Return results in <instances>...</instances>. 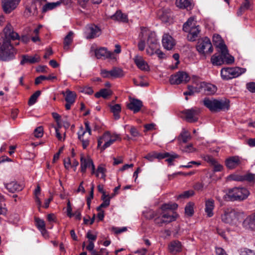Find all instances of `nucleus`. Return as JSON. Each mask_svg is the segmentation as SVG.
<instances>
[{
	"instance_id": "29",
	"label": "nucleus",
	"mask_w": 255,
	"mask_h": 255,
	"mask_svg": "<svg viewBox=\"0 0 255 255\" xmlns=\"http://www.w3.org/2000/svg\"><path fill=\"white\" fill-rule=\"evenodd\" d=\"M119 139H121L119 137V135L117 134H111L110 137L109 138L108 140L104 143L103 145L101 147V150L103 151L107 147H109L111 144H112L115 141Z\"/></svg>"
},
{
	"instance_id": "49",
	"label": "nucleus",
	"mask_w": 255,
	"mask_h": 255,
	"mask_svg": "<svg viewBox=\"0 0 255 255\" xmlns=\"http://www.w3.org/2000/svg\"><path fill=\"white\" fill-rule=\"evenodd\" d=\"M222 55H223L224 63H226V64H232L234 62V58L232 56L228 55V51L227 50V53L226 54H223V53H221Z\"/></svg>"
},
{
	"instance_id": "15",
	"label": "nucleus",
	"mask_w": 255,
	"mask_h": 255,
	"mask_svg": "<svg viewBox=\"0 0 255 255\" xmlns=\"http://www.w3.org/2000/svg\"><path fill=\"white\" fill-rule=\"evenodd\" d=\"M20 0H2V6L4 12L10 13L18 4Z\"/></svg>"
},
{
	"instance_id": "52",
	"label": "nucleus",
	"mask_w": 255,
	"mask_h": 255,
	"mask_svg": "<svg viewBox=\"0 0 255 255\" xmlns=\"http://www.w3.org/2000/svg\"><path fill=\"white\" fill-rule=\"evenodd\" d=\"M205 91L208 94H212L216 92V87L212 84H207L205 86Z\"/></svg>"
},
{
	"instance_id": "36",
	"label": "nucleus",
	"mask_w": 255,
	"mask_h": 255,
	"mask_svg": "<svg viewBox=\"0 0 255 255\" xmlns=\"http://www.w3.org/2000/svg\"><path fill=\"white\" fill-rule=\"evenodd\" d=\"M73 32L70 31L64 38V48L65 50H68L69 45L73 41Z\"/></svg>"
},
{
	"instance_id": "63",
	"label": "nucleus",
	"mask_w": 255,
	"mask_h": 255,
	"mask_svg": "<svg viewBox=\"0 0 255 255\" xmlns=\"http://www.w3.org/2000/svg\"><path fill=\"white\" fill-rule=\"evenodd\" d=\"M247 88L252 93H255V83L250 82L247 84Z\"/></svg>"
},
{
	"instance_id": "31",
	"label": "nucleus",
	"mask_w": 255,
	"mask_h": 255,
	"mask_svg": "<svg viewBox=\"0 0 255 255\" xmlns=\"http://www.w3.org/2000/svg\"><path fill=\"white\" fill-rule=\"evenodd\" d=\"M112 95V92L111 90L104 88L95 93V96L97 98L102 97L104 99H107Z\"/></svg>"
},
{
	"instance_id": "50",
	"label": "nucleus",
	"mask_w": 255,
	"mask_h": 255,
	"mask_svg": "<svg viewBox=\"0 0 255 255\" xmlns=\"http://www.w3.org/2000/svg\"><path fill=\"white\" fill-rule=\"evenodd\" d=\"M194 195V192L193 190H190L184 192L183 193L180 194L178 196L179 198H188Z\"/></svg>"
},
{
	"instance_id": "14",
	"label": "nucleus",
	"mask_w": 255,
	"mask_h": 255,
	"mask_svg": "<svg viewBox=\"0 0 255 255\" xmlns=\"http://www.w3.org/2000/svg\"><path fill=\"white\" fill-rule=\"evenodd\" d=\"M95 56L98 59H114L116 58L115 54L108 50V49L104 47H101L95 50Z\"/></svg>"
},
{
	"instance_id": "43",
	"label": "nucleus",
	"mask_w": 255,
	"mask_h": 255,
	"mask_svg": "<svg viewBox=\"0 0 255 255\" xmlns=\"http://www.w3.org/2000/svg\"><path fill=\"white\" fill-rule=\"evenodd\" d=\"M251 4L249 0H245V1L240 7L238 11H237V14L241 15L242 14L243 11L245 10L248 9L250 7Z\"/></svg>"
},
{
	"instance_id": "28",
	"label": "nucleus",
	"mask_w": 255,
	"mask_h": 255,
	"mask_svg": "<svg viewBox=\"0 0 255 255\" xmlns=\"http://www.w3.org/2000/svg\"><path fill=\"white\" fill-rule=\"evenodd\" d=\"M107 170L103 165H100L98 166L97 169L96 170L95 168V172L93 174H95V176L98 178H100L103 179V180H106V173Z\"/></svg>"
},
{
	"instance_id": "64",
	"label": "nucleus",
	"mask_w": 255,
	"mask_h": 255,
	"mask_svg": "<svg viewBox=\"0 0 255 255\" xmlns=\"http://www.w3.org/2000/svg\"><path fill=\"white\" fill-rule=\"evenodd\" d=\"M155 154V151H153L147 154V155H146L144 157V158L149 160V161H152L154 159L156 158Z\"/></svg>"
},
{
	"instance_id": "41",
	"label": "nucleus",
	"mask_w": 255,
	"mask_h": 255,
	"mask_svg": "<svg viewBox=\"0 0 255 255\" xmlns=\"http://www.w3.org/2000/svg\"><path fill=\"white\" fill-rule=\"evenodd\" d=\"M194 206L193 202H189L185 207V214L189 217L192 216L194 214Z\"/></svg>"
},
{
	"instance_id": "20",
	"label": "nucleus",
	"mask_w": 255,
	"mask_h": 255,
	"mask_svg": "<svg viewBox=\"0 0 255 255\" xmlns=\"http://www.w3.org/2000/svg\"><path fill=\"white\" fill-rule=\"evenodd\" d=\"M242 162V159L238 156L230 157L226 160V165L228 168L233 169L240 166Z\"/></svg>"
},
{
	"instance_id": "38",
	"label": "nucleus",
	"mask_w": 255,
	"mask_h": 255,
	"mask_svg": "<svg viewBox=\"0 0 255 255\" xmlns=\"http://www.w3.org/2000/svg\"><path fill=\"white\" fill-rule=\"evenodd\" d=\"M111 78H120L124 76L123 70L120 68L115 67L111 70Z\"/></svg>"
},
{
	"instance_id": "46",
	"label": "nucleus",
	"mask_w": 255,
	"mask_h": 255,
	"mask_svg": "<svg viewBox=\"0 0 255 255\" xmlns=\"http://www.w3.org/2000/svg\"><path fill=\"white\" fill-rule=\"evenodd\" d=\"M41 92L40 91H37L33 95H32L29 99L28 105L29 106H31L35 104Z\"/></svg>"
},
{
	"instance_id": "47",
	"label": "nucleus",
	"mask_w": 255,
	"mask_h": 255,
	"mask_svg": "<svg viewBox=\"0 0 255 255\" xmlns=\"http://www.w3.org/2000/svg\"><path fill=\"white\" fill-rule=\"evenodd\" d=\"M244 181H247L250 183L255 182V174L250 172L243 175Z\"/></svg>"
},
{
	"instance_id": "27",
	"label": "nucleus",
	"mask_w": 255,
	"mask_h": 255,
	"mask_svg": "<svg viewBox=\"0 0 255 255\" xmlns=\"http://www.w3.org/2000/svg\"><path fill=\"white\" fill-rule=\"evenodd\" d=\"M40 61V58L38 56H30L27 55L22 56V59L20 61L21 65H24L25 63L33 64L38 62Z\"/></svg>"
},
{
	"instance_id": "39",
	"label": "nucleus",
	"mask_w": 255,
	"mask_h": 255,
	"mask_svg": "<svg viewBox=\"0 0 255 255\" xmlns=\"http://www.w3.org/2000/svg\"><path fill=\"white\" fill-rule=\"evenodd\" d=\"M61 2L57 1L55 2H49L45 4L42 7V12H45L48 10H52L60 5Z\"/></svg>"
},
{
	"instance_id": "8",
	"label": "nucleus",
	"mask_w": 255,
	"mask_h": 255,
	"mask_svg": "<svg viewBox=\"0 0 255 255\" xmlns=\"http://www.w3.org/2000/svg\"><path fill=\"white\" fill-rule=\"evenodd\" d=\"M196 48L200 54L204 56L208 54H211L213 51L211 41L209 38L206 37L198 40Z\"/></svg>"
},
{
	"instance_id": "12",
	"label": "nucleus",
	"mask_w": 255,
	"mask_h": 255,
	"mask_svg": "<svg viewBox=\"0 0 255 255\" xmlns=\"http://www.w3.org/2000/svg\"><path fill=\"white\" fill-rule=\"evenodd\" d=\"M61 94L65 97V100L66 102L65 106V108L67 110H69L72 105L75 102L77 95L75 92L70 91L69 89H66L65 91H62Z\"/></svg>"
},
{
	"instance_id": "17",
	"label": "nucleus",
	"mask_w": 255,
	"mask_h": 255,
	"mask_svg": "<svg viewBox=\"0 0 255 255\" xmlns=\"http://www.w3.org/2000/svg\"><path fill=\"white\" fill-rule=\"evenodd\" d=\"M85 33L87 39H92L101 34V29L95 25H90L86 27Z\"/></svg>"
},
{
	"instance_id": "53",
	"label": "nucleus",
	"mask_w": 255,
	"mask_h": 255,
	"mask_svg": "<svg viewBox=\"0 0 255 255\" xmlns=\"http://www.w3.org/2000/svg\"><path fill=\"white\" fill-rule=\"evenodd\" d=\"M34 136L37 138L41 137L43 134V129L42 127L40 126L36 128L34 131Z\"/></svg>"
},
{
	"instance_id": "35",
	"label": "nucleus",
	"mask_w": 255,
	"mask_h": 255,
	"mask_svg": "<svg viewBox=\"0 0 255 255\" xmlns=\"http://www.w3.org/2000/svg\"><path fill=\"white\" fill-rule=\"evenodd\" d=\"M148 47L146 49V53L148 55L152 56L155 53L156 51L159 49V45L158 43L154 44H147Z\"/></svg>"
},
{
	"instance_id": "34",
	"label": "nucleus",
	"mask_w": 255,
	"mask_h": 255,
	"mask_svg": "<svg viewBox=\"0 0 255 255\" xmlns=\"http://www.w3.org/2000/svg\"><path fill=\"white\" fill-rule=\"evenodd\" d=\"M110 109L111 112L113 113L115 120H118L120 116V113L121 112V106L120 104H115L113 106H110Z\"/></svg>"
},
{
	"instance_id": "55",
	"label": "nucleus",
	"mask_w": 255,
	"mask_h": 255,
	"mask_svg": "<svg viewBox=\"0 0 255 255\" xmlns=\"http://www.w3.org/2000/svg\"><path fill=\"white\" fill-rule=\"evenodd\" d=\"M178 157L179 155L176 153H173L171 154L169 153V156L166 157L167 159L165 160V161H167L170 165H172V162L174 161V160Z\"/></svg>"
},
{
	"instance_id": "42",
	"label": "nucleus",
	"mask_w": 255,
	"mask_h": 255,
	"mask_svg": "<svg viewBox=\"0 0 255 255\" xmlns=\"http://www.w3.org/2000/svg\"><path fill=\"white\" fill-rule=\"evenodd\" d=\"M112 18L118 21H126L127 20V16L121 11H117L112 16Z\"/></svg>"
},
{
	"instance_id": "7",
	"label": "nucleus",
	"mask_w": 255,
	"mask_h": 255,
	"mask_svg": "<svg viewBox=\"0 0 255 255\" xmlns=\"http://www.w3.org/2000/svg\"><path fill=\"white\" fill-rule=\"evenodd\" d=\"M249 195V191L245 188L235 187L230 189L227 195L231 201L243 200Z\"/></svg>"
},
{
	"instance_id": "13",
	"label": "nucleus",
	"mask_w": 255,
	"mask_h": 255,
	"mask_svg": "<svg viewBox=\"0 0 255 255\" xmlns=\"http://www.w3.org/2000/svg\"><path fill=\"white\" fill-rule=\"evenodd\" d=\"M139 36H141V38L145 40L147 39V44L158 43L155 32L149 30L147 28H141V32Z\"/></svg>"
},
{
	"instance_id": "60",
	"label": "nucleus",
	"mask_w": 255,
	"mask_h": 255,
	"mask_svg": "<svg viewBox=\"0 0 255 255\" xmlns=\"http://www.w3.org/2000/svg\"><path fill=\"white\" fill-rule=\"evenodd\" d=\"M81 92L85 93L89 95H91L93 93L94 91L91 87H84L81 88L80 90Z\"/></svg>"
},
{
	"instance_id": "21",
	"label": "nucleus",
	"mask_w": 255,
	"mask_h": 255,
	"mask_svg": "<svg viewBox=\"0 0 255 255\" xmlns=\"http://www.w3.org/2000/svg\"><path fill=\"white\" fill-rule=\"evenodd\" d=\"M242 225L246 229L255 230V213L248 216L243 222Z\"/></svg>"
},
{
	"instance_id": "19",
	"label": "nucleus",
	"mask_w": 255,
	"mask_h": 255,
	"mask_svg": "<svg viewBox=\"0 0 255 255\" xmlns=\"http://www.w3.org/2000/svg\"><path fill=\"white\" fill-rule=\"evenodd\" d=\"M213 42L214 45L219 49L221 53L226 54L227 53V48L222 37L219 35H214Z\"/></svg>"
},
{
	"instance_id": "33",
	"label": "nucleus",
	"mask_w": 255,
	"mask_h": 255,
	"mask_svg": "<svg viewBox=\"0 0 255 255\" xmlns=\"http://www.w3.org/2000/svg\"><path fill=\"white\" fill-rule=\"evenodd\" d=\"M86 131H82L81 133L80 132H78V138L82 142V147L84 149H86L89 145V139L88 137L85 136Z\"/></svg>"
},
{
	"instance_id": "1",
	"label": "nucleus",
	"mask_w": 255,
	"mask_h": 255,
	"mask_svg": "<svg viewBox=\"0 0 255 255\" xmlns=\"http://www.w3.org/2000/svg\"><path fill=\"white\" fill-rule=\"evenodd\" d=\"M19 39L18 33L13 31L11 25L7 24L0 34V61H8L14 58L16 51L11 40Z\"/></svg>"
},
{
	"instance_id": "6",
	"label": "nucleus",
	"mask_w": 255,
	"mask_h": 255,
	"mask_svg": "<svg viewBox=\"0 0 255 255\" xmlns=\"http://www.w3.org/2000/svg\"><path fill=\"white\" fill-rule=\"evenodd\" d=\"M246 71V69L238 67L223 68L221 70V76L223 80H229L239 77Z\"/></svg>"
},
{
	"instance_id": "57",
	"label": "nucleus",
	"mask_w": 255,
	"mask_h": 255,
	"mask_svg": "<svg viewBox=\"0 0 255 255\" xmlns=\"http://www.w3.org/2000/svg\"><path fill=\"white\" fill-rule=\"evenodd\" d=\"M86 237L88 239L89 241L94 242L97 239V235L93 234L91 231H88L86 235Z\"/></svg>"
},
{
	"instance_id": "26",
	"label": "nucleus",
	"mask_w": 255,
	"mask_h": 255,
	"mask_svg": "<svg viewBox=\"0 0 255 255\" xmlns=\"http://www.w3.org/2000/svg\"><path fill=\"white\" fill-rule=\"evenodd\" d=\"M134 62L137 67L142 70H147L149 68L147 63L140 56H135Z\"/></svg>"
},
{
	"instance_id": "58",
	"label": "nucleus",
	"mask_w": 255,
	"mask_h": 255,
	"mask_svg": "<svg viewBox=\"0 0 255 255\" xmlns=\"http://www.w3.org/2000/svg\"><path fill=\"white\" fill-rule=\"evenodd\" d=\"M212 165L214 167L213 170L214 172H220L223 169V166L219 163L216 160L215 161V163L213 164Z\"/></svg>"
},
{
	"instance_id": "45",
	"label": "nucleus",
	"mask_w": 255,
	"mask_h": 255,
	"mask_svg": "<svg viewBox=\"0 0 255 255\" xmlns=\"http://www.w3.org/2000/svg\"><path fill=\"white\" fill-rule=\"evenodd\" d=\"M179 137L183 142L186 143L191 138L190 133L186 130H183L180 133Z\"/></svg>"
},
{
	"instance_id": "3",
	"label": "nucleus",
	"mask_w": 255,
	"mask_h": 255,
	"mask_svg": "<svg viewBox=\"0 0 255 255\" xmlns=\"http://www.w3.org/2000/svg\"><path fill=\"white\" fill-rule=\"evenodd\" d=\"M245 217L244 212L232 208H226L221 214L222 222L231 226L238 227Z\"/></svg>"
},
{
	"instance_id": "56",
	"label": "nucleus",
	"mask_w": 255,
	"mask_h": 255,
	"mask_svg": "<svg viewBox=\"0 0 255 255\" xmlns=\"http://www.w3.org/2000/svg\"><path fill=\"white\" fill-rule=\"evenodd\" d=\"M203 158L205 161L207 162L208 163L210 164L211 165L215 163L216 159L215 158H214L212 156H210L209 155H204L203 157Z\"/></svg>"
},
{
	"instance_id": "62",
	"label": "nucleus",
	"mask_w": 255,
	"mask_h": 255,
	"mask_svg": "<svg viewBox=\"0 0 255 255\" xmlns=\"http://www.w3.org/2000/svg\"><path fill=\"white\" fill-rule=\"evenodd\" d=\"M101 75L104 78H111V71H107L105 69H102L101 70Z\"/></svg>"
},
{
	"instance_id": "18",
	"label": "nucleus",
	"mask_w": 255,
	"mask_h": 255,
	"mask_svg": "<svg viewBox=\"0 0 255 255\" xmlns=\"http://www.w3.org/2000/svg\"><path fill=\"white\" fill-rule=\"evenodd\" d=\"M40 5V2L38 0H32L26 5L25 12L27 15L30 16L36 15L38 13L37 6Z\"/></svg>"
},
{
	"instance_id": "48",
	"label": "nucleus",
	"mask_w": 255,
	"mask_h": 255,
	"mask_svg": "<svg viewBox=\"0 0 255 255\" xmlns=\"http://www.w3.org/2000/svg\"><path fill=\"white\" fill-rule=\"evenodd\" d=\"M228 179L230 181H244L243 175L231 174L228 177Z\"/></svg>"
},
{
	"instance_id": "10",
	"label": "nucleus",
	"mask_w": 255,
	"mask_h": 255,
	"mask_svg": "<svg viewBox=\"0 0 255 255\" xmlns=\"http://www.w3.org/2000/svg\"><path fill=\"white\" fill-rule=\"evenodd\" d=\"M190 80L189 75L184 72H178L170 77V82L171 84H179L182 83H186Z\"/></svg>"
},
{
	"instance_id": "44",
	"label": "nucleus",
	"mask_w": 255,
	"mask_h": 255,
	"mask_svg": "<svg viewBox=\"0 0 255 255\" xmlns=\"http://www.w3.org/2000/svg\"><path fill=\"white\" fill-rule=\"evenodd\" d=\"M111 198V197H109L108 195L102 196V199L103 202L99 207H97V210L100 211V210H101L102 208H106L108 207L110 203Z\"/></svg>"
},
{
	"instance_id": "61",
	"label": "nucleus",
	"mask_w": 255,
	"mask_h": 255,
	"mask_svg": "<svg viewBox=\"0 0 255 255\" xmlns=\"http://www.w3.org/2000/svg\"><path fill=\"white\" fill-rule=\"evenodd\" d=\"M140 40L138 43V48L140 51H143L145 48V39L141 38V36H139Z\"/></svg>"
},
{
	"instance_id": "23",
	"label": "nucleus",
	"mask_w": 255,
	"mask_h": 255,
	"mask_svg": "<svg viewBox=\"0 0 255 255\" xmlns=\"http://www.w3.org/2000/svg\"><path fill=\"white\" fill-rule=\"evenodd\" d=\"M215 208L214 200L212 199H208L205 201V211L208 217L213 216V210Z\"/></svg>"
},
{
	"instance_id": "5",
	"label": "nucleus",
	"mask_w": 255,
	"mask_h": 255,
	"mask_svg": "<svg viewBox=\"0 0 255 255\" xmlns=\"http://www.w3.org/2000/svg\"><path fill=\"white\" fill-rule=\"evenodd\" d=\"M183 30L188 33L187 38L191 41H195L200 32L199 26L196 25V22L193 17H190L183 24Z\"/></svg>"
},
{
	"instance_id": "24",
	"label": "nucleus",
	"mask_w": 255,
	"mask_h": 255,
	"mask_svg": "<svg viewBox=\"0 0 255 255\" xmlns=\"http://www.w3.org/2000/svg\"><path fill=\"white\" fill-rule=\"evenodd\" d=\"M168 250L172 254H176L182 250V245L178 241H173L168 245Z\"/></svg>"
},
{
	"instance_id": "9",
	"label": "nucleus",
	"mask_w": 255,
	"mask_h": 255,
	"mask_svg": "<svg viewBox=\"0 0 255 255\" xmlns=\"http://www.w3.org/2000/svg\"><path fill=\"white\" fill-rule=\"evenodd\" d=\"M200 113V110L198 108H193L190 109L185 110L182 112L186 120L189 123L197 121Z\"/></svg>"
},
{
	"instance_id": "51",
	"label": "nucleus",
	"mask_w": 255,
	"mask_h": 255,
	"mask_svg": "<svg viewBox=\"0 0 255 255\" xmlns=\"http://www.w3.org/2000/svg\"><path fill=\"white\" fill-rule=\"evenodd\" d=\"M35 221L36 226L37 227L39 230H40L43 228H45V224L43 220L37 218L35 219Z\"/></svg>"
},
{
	"instance_id": "37",
	"label": "nucleus",
	"mask_w": 255,
	"mask_h": 255,
	"mask_svg": "<svg viewBox=\"0 0 255 255\" xmlns=\"http://www.w3.org/2000/svg\"><path fill=\"white\" fill-rule=\"evenodd\" d=\"M203 85H205V84H201V85L199 88H198L197 87H194L193 86H188V91L184 92V95L185 96H191L194 95L195 93L199 92L200 91V88L203 87Z\"/></svg>"
},
{
	"instance_id": "40",
	"label": "nucleus",
	"mask_w": 255,
	"mask_h": 255,
	"mask_svg": "<svg viewBox=\"0 0 255 255\" xmlns=\"http://www.w3.org/2000/svg\"><path fill=\"white\" fill-rule=\"evenodd\" d=\"M111 133L109 131H107L105 132L102 136L100 137L98 140V147L101 148L102 146V144L104 142H106L108 140L109 137H110Z\"/></svg>"
},
{
	"instance_id": "4",
	"label": "nucleus",
	"mask_w": 255,
	"mask_h": 255,
	"mask_svg": "<svg viewBox=\"0 0 255 255\" xmlns=\"http://www.w3.org/2000/svg\"><path fill=\"white\" fill-rule=\"evenodd\" d=\"M204 105L212 112H219L228 110L230 107L229 101L227 99H216L213 98H205L203 100Z\"/></svg>"
},
{
	"instance_id": "32",
	"label": "nucleus",
	"mask_w": 255,
	"mask_h": 255,
	"mask_svg": "<svg viewBox=\"0 0 255 255\" xmlns=\"http://www.w3.org/2000/svg\"><path fill=\"white\" fill-rule=\"evenodd\" d=\"M211 62L214 65L220 66L224 63L223 55H213L211 58Z\"/></svg>"
},
{
	"instance_id": "25",
	"label": "nucleus",
	"mask_w": 255,
	"mask_h": 255,
	"mask_svg": "<svg viewBox=\"0 0 255 255\" xmlns=\"http://www.w3.org/2000/svg\"><path fill=\"white\" fill-rule=\"evenodd\" d=\"M5 186L7 190L11 193L20 191L23 188V185L17 183L14 181L7 183L5 184Z\"/></svg>"
},
{
	"instance_id": "16",
	"label": "nucleus",
	"mask_w": 255,
	"mask_h": 255,
	"mask_svg": "<svg viewBox=\"0 0 255 255\" xmlns=\"http://www.w3.org/2000/svg\"><path fill=\"white\" fill-rule=\"evenodd\" d=\"M162 44L165 49L170 50L175 45V41L168 33H164L162 36Z\"/></svg>"
},
{
	"instance_id": "30",
	"label": "nucleus",
	"mask_w": 255,
	"mask_h": 255,
	"mask_svg": "<svg viewBox=\"0 0 255 255\" xmlns=\"http://www.w3.org/2000/svg\"><path fill=\"white\" fill-rule=\"evenodd\" d=\"M176 4L181 8L191 9L192 8V0H176Z\"/></svg>"
},
{
	"instance_id": "11",
	"label": "nucleus",
	"mask_w": 255,
	"mask_h": 255,
	"mask_svg": "<svg viewBox=\"0 0 255 255\" xmlns=\"http://www.w3.org/2000/svg\"><path fill=\"white\" fill-rule=\"evenodd\" d=\"M91 168V174L95 172V165L92 159L89 157H85L83 155L80 157V170L81 172L85 173L87 168Z\"/></svg>"
},
{
	"instance_id": "22",
	"label": "nucleus",
	"mask_w": 255,
	"mask_h": 255,
	"mask_svg": "<svg viewBox=\"0 0 255 255\" xmlns=\"http://www.w3.org/2000/svg\"><path fill=\"white\" fill-rule=\"evenodd\" d=\"M128 109L133 111L134 113L138 112L142 107V103L141 101L133 99L130 101L127 106Z\"/></svg>"
},
{
	"instance_id": "59",
	"label": "nucleus",
	"mask_w": 255,
	"mask_h": 255,
	"mask_svg": "<svg viewBox=\"0 0 255 255\" xmlns=\"http://www.w3.org/2000/svg\"><path fill=\"white\" fill-rule=\"evenodd\" d=\"M129 132L133 137H138L140 135L139 131L134 127H130Z\"/></svg>"
},
{
	"instance_id": "54",
	"label": "nucleus",
	"mask_w": 255,
	"mask_h": 255,
	"mask_svg": "<svg viewBox=\"0 0 255 255\" xmlns=\"http://www.w3.org/2000/svg\"><path fill=\"white\" fill-rule=\"evenodd\" d=\"M156 158L160 160L164 158H165L169 156V153L164 152H155Z\"/></svg>"
},
{
	"instance_id": "2",
	"label": "nucleus",
	"mask_w": 255,
	"mask_h": 255,
	"mask_svg": "<svg viewBox=\"0 0 255 255\" xmlns=\"http://www.w3.org/2000/svg\"><path fill=\"white\" fill-rule=\"evenodd\" d=\"M178 207L176 203L164 204L161 205L160 209L154 212L152 217L154 218V222L159 226L163 224H167L175 221L177 215L171 210H175Z\"/></svg>"
}]
</instances>
